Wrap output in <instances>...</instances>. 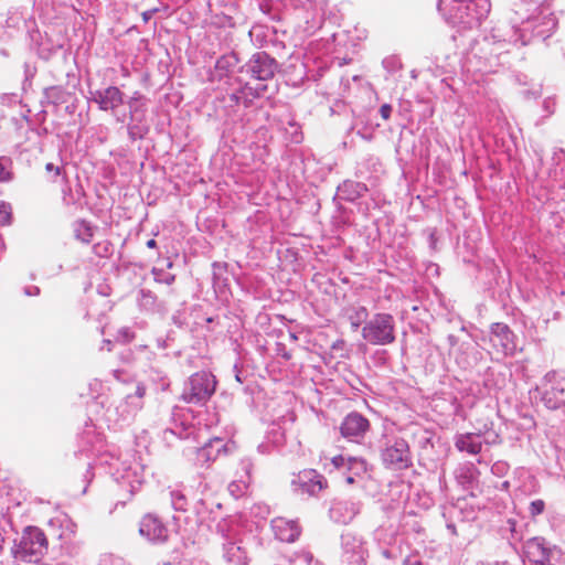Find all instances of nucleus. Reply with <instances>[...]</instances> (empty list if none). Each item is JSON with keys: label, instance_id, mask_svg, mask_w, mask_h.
Listing matches in <instances>:
<instances>
[{"label": "nucleus", "instance_id": "obj_15", "mask_svg": "<svg viewBox=\"0 0 565 565\" xmlns=\"http://www.w3.org/2000/svg\"><path fill=\"white\" fill-rule=\"evenodd\" d=\"M14 178L13 161L9 157H0V182H10Z\"/></svg>", "mask_w": 565, "mask_h": 565}, {"label": "nucleus", "instance_id": "obj_23", "mask_svg": "<svg viewBox=\"0 0 565 565\" xmlns=\"http://www.w3.org/2000/svg\"><path fill=\"white\" fill-rule=\"evenodd\" d=\"M213 441L222 444V440L220 438H215L210 440L207 444L204 445V447L199 449V455L202 456L206 461L211 459V454L209 449L211 448Z\"/></svg>", "mask_w": 565, "mask_h": 565}, {"label": "nucleus", "instance_id": "obj_3", "mask_svg": "<svg viewBox=\"0 0 565 565\" xmlns=\"http://www.w3.org/2000/svg\"><path fill=\"white\" fill-rule=\"evenodd\" d=\"M215 386L214 375L205 371L196 372L190 377L183 398L192 404L204 403L214 394Z\"/></svg>", "mask_w": 565, "mask_h": 565}, {"label": "nucleus", "instance_id": "obj_9", "mask_svg": "<svg viewBox=\"0 0 565 565\" xmlns=\"http://www.w3.org/2000/svg\"><path fill=\"white\" fill-rule=\"evenodd\" d=\"M370 428L369 420L358 413L349 414L341 424L340 430L345 438L362 437Z\"/></svg>", "mask_w": 565, "mask_h": 565}, {"label": "nucleus", "instance_id": "obj_8", "mask_svg": "<svg viewBox=\"0 0 565 565\" xmlns=\"http://www.w3.org/2000/svg\"><path fill=\"white\" fill-rule=\"evenodd\" d=\"M271 530L279 541L286 543L295 542L301 533V527L297 521L284 516L271 520Z\"/></svg>", "mask_w": 565, "mask_h": 565}, {"label": "nucleus", "instance_id": "obj_35", "mask_svg": "<svg viewBox=\"0 0 565 565\" xmlns=\"http://www.w3.org/2000/svg\"><path fill=\"white\" fill-rule=\"evenodd\" d=\"M413 565H423V563L420 561H417Z\"/></svg>", "mask_w": 565, "mask_h": 565}, {"label": "nucleus", "instance_id": "obj_1", "mask_svg": "<svg viewBox=\"0 0 565 565\" xmlns=\"http://www.w3.org/2000/svg\"><path fill=\"white\" fill-rule=\"evenodd\" d=\"M47 551V539L38 527H28L14 546L12 553L17 559L23 562H36Z\"/></svg>", "mask_w": 565, "mask_h": 565}, {"label": "nucleus", "instance_id": "obj_21", "mask_svg": "<svg viewBox=\"0 0 565 565\" xmlns=\"http://www.w3.org/2000/svg\"><path fill=\"white\" fill-rule=\"evenodd\" d=\"M544 509H545V503L543 500H541V499L534 500L530 504V514H531V516L535 518V516L542 514Z\"/></svg>", "mask_w": 565, "mask_h": 565}, {"label": "nucleus", "instance_id": "obj_6", "mask_svg": "<svg viewBox=\"0 0 565 565\" xmlns=\"http://www.w3.org/2000/svg\"><path fill=\"white\" fill-rule=\"evenodd\" d=\"M291 483L300 490L313 495L328 487L327 479L315 469L301 470Z\"/></svg>", "mask_w": 565, "mask_h": 565}, {"label": "nucleus", "instance_id": "obj_7", "mask_svg": "<svg viewBox=\"0 0 565 565\" xmlns=\"http://www.w3.org/2000/svg\"><path fill=\"white\" fill-rule=\"evenodd\" d=\"M384 462L393 469H405L411 465L409 448L404 440L395 441L383 451Z\"/></svg>", "mask_w": 565, "mask_h": 565}, {"label": "nucleus", "instance_id": "obj_22", "mask_svg": "<svg viewBox=\"0 0 565 565\" xmlns=\"http://www.w3.org/2000/svg\"><path fill=\"white\" fill-rule=\"evenodd\" d=\"M135 339V333L131 332L128 328H122L118 332L117 341H120L122 343H129Z\"/></svg>", "mask_w": 565, "mask_h": 565}, {"label": "nucleus", "instance_id": "obj_34", "mask_svg": "<svg viewBox=\"0 0 565 565\" xmlns=\"http://www.w3.org/2000/svg\"><path fill=\"white\" fill-rule=\"evenodd\" d=\"M354 330H356L359 328V323H352Z\"/></svg>", "mask_w": 565, "mask_h": 565}, {"label": "nucleus", "instance_id": "obj_10", "mask_svg": "<svg viewBox=\"0 0 565 565\" xmlns=\"http://www.w3.org/2000/svg\"><path fill=\"white\" fill-rule=\"evenodd\" d=\"M139 532L152 542H164L168 539V531L164 525L150 514L142 518Z\"/></svg>", "mask_w": 565, "mask_h": 565}, {"label": "nucleus", "instance_id": "obj_24", "mask_svg": "<svg viewBox=\"0 0 565 565\" xmlns=\"http://www.w3.org/2000/svg\"><path fill=\"white\" fill-rule=\"evenodd\" d=\"M354 467L360 468L362 471H365L366 462L363 459L349 458V469H353Z\"/></svg>", "mask_w": 565, "mask_h": 565}, {"label": "nucleus", "instance_id": "obj_26", "mask_svg": "<svg viewBox=\"0 0 565 565\" xmlns=\"http://www.w3.org/2000/svg\"><path fill=\"white\" fill-rule=\"evenodd\" d=\"M331 461L335 468H340L344 463V458L343 456L339 455L334 456Z\"/></svg>", "mask_w": 565, "mask_h": 565}, {"label": "nucleus", "instance_id": "obj_17", "mask_svg": "<svg viewBox=\"0 0 565 565\" xmlns=\"http://www.w3.org/2000/svg\"><path fill=\"white\" fill-rule=\"evenodd\" d=\"M471 7L480 9L477 11V14H476V21L478 24H480L482 22V20L490 12V2L488 0H477L476 2H472L471 4H469L467 7V9L471 10Z\"/></svg>", "mask_w": 565, "mask_h": 565}, {"label": "nucleus", "instance_id": "obj_14", "mask_svg": "<svg viewBox=\"0 0 565 565\" xmlns=\"http://www.w3.org/2000/svg\"><path fill=\"white\" fill-rule=\"evenodd\" d=\"M456 447L460 451H467L471 455H477L480 452L482 444L479 440V437L473 434L460 435L456 440Z\"/></svg>", "mask_w": 565, "mask_h": 565}, {"label": "nucleus", "instance_id": "obj_30", "mask_svg": "<svg viewBox=\"0 0 565 565\" xmlns=\"http://www.w3.org/2000/svg\"><path fill=\"white\" fill-rule=\"evenodd\" d=\"M265 89H266V86L262 85L260 87L255 88L254 89L255 93H250V95H253V97H258L260 95V93H263Z\"/></svg>", "mask_w": 565, "mask_h": 565}, {"label": "nucleus", "instance_id": "obj_2", "mask_svg": "<svg viewBox=\"0 0 565 565\" xmlns=\"http://www.w3.org/2000/svg\"><path fill=\"white\" fill-rule=\"evenodd\" d=\"M362 337L373 345H386L395 341L394 319L388 313H376L362 328Z\"/></svg>", "mask_w": 565, "mask_h": 565}, {"label": "nucleus", "instance_id": "obj_32", "mask_svg": "<svg viewBox=\"0 0 565 565\" xmlns=\"http://www.w3.org/2000/svg\"><path fill=\"white\" fill-rule=\"evenodd\" d=\"M345 481H347L348 484H353L354 483V478L349 476V477H347Z\"/></svg>", "mask_w": 565, "mask_h": 565}, {"label": "nucleus", "instance_id": "obj_28", "mask_svg": "<svg viewBox=\"0 0 565 565\" xmlns=\"http://www.w3.org/2000/svg\"><path fill=\"white\" fill-rule=\"evenodd\" d=\"M234 487H235V488H237V492L243 493L245 490H247L248 484H247L246 482H244V483H243V487H241V486H238V484H236V483H232V484L230 486V489H232V488H234Z\"/></svg>", "mask_w": 565, "mask_h": 565}, {"label": "nucleus", "instance_id": "obj_11", "mask_svg": "<svg viewBox=\"0 0 565 565\" xmlns=\"http://www.w3.org/2000/svg\"><path fill=\"white\" fill-rule=\"evenodd\" d=\"M524 554L530 565H553L550 551L537 539H531L526 542Z\"/></svg>", "mask_w": 565, "mask_h": 565}, {"label": "nucleus", "instance_id": "obj_16", "mask_svg": "<svg viewBox=\"0 0 565 565\" xmlns=\"http://www.w3.org/2000/svg\"><path fill=\"white\" fill-rule=\"evenodd\" d=\"M75 236L78 241L88 244L93 236V227L85 221L78 222L75 228Z\"/></svg>", "mask_w": 565, "mask_h": 565}, {"label": "nucleus", "instance_id": "obj_36", "mask_svg": "<svg viewBox=\"0 0 565 565\" xmlns=\"http://www.w3.org/2000/svg\"><path fill=\"white\" fill-rule=\"evenodd\" d=\"M168 267L171 268L172 267V262H169L168 263Z\"/></svg>", "mask_w": 565, "mask_h": 565}, {"label": "nucleus", "instance_id": "obj_31", "mask_svg": "<svg viewBox=\"0 0 565 565\" xmlns=\"http://www.w3.org/2000/svg\"><path fill=\"white\" fill-rule=\"evenodd\" d=\"M146 245H147L148 248H156L157 247V242H156V239L151 238V239H149L146 243Z\"/></svg>", "mask_w": 565, "mask_h": 565}, {"label": "nucleus", "instance_id": "obj_27", "mask_svg": "<svg viewBox=\"0 0 565 565\" xmlns=\"http://www.w3.org/2000/svg\"><path fill=\"white\" fill-rule=\"evenodd\" d=\"M45 169H46V171H49V172H54V174H55L56 177H58V175H60V173H61L60 168H58V167H56V166H54L53 163H47V164L45 166Z\"/></svg>", "mask_w": 565, "mask_h": 565}, {"label": "nucleus", "instance_id": "obj_25", "mask_svg": "<svg viewBox=\"0 0 565 565\" xmlns=\"http://www.w3.org/2000/svg\"><path fill=\"white\" fill-rule=\"evenodd\" d=\"M392 107L388 104H384L380 108V114L383 119L387 120L391 116Z\"/></svg>", "mask_w": 565, "mask_h": 565}, {"label": "nucleus", "instance_id": "obj_12", "mask_svg": "<svg viewBox=\"0 0 565 565\" xmlns=\"http://www.w3.org/2000/svg\"><path fill=\"white\" fill-rule=\"evenodd\" d=\"M94 100L102 110H114L122 105V93L118 87L109 86L95 93Z\"/></svg>", "mask_w": 565, "mask_h": 565}, {"label": "nucleus", "instance_id": "obj_19", "mask_svg": "<svg viewBox=\"0 0 565 565\" xmlns=\"http://www.w3.org/2000/svg\"><path fill=\"white\" fill-rule=\"evenodd\" d=\"M12 209L7 202L0 201V225L6 226L11 223Z\"/></svg>", "mask_w": 565, "mask_h": 565}, {"label": "nucleus", "instance_id": "obj_18", "mask_svg": "<svg viewBox=\"0 0 565 565\" xmlns=\"http://www.w3.org/2000/svg\"><path fill=\"white\" fill-rule=\"evenodd\" d=\"M93 250L98 257H108L113 253V244L105 239L95 244Z\"/></svg>", "mask_w": 565, "mask_h": 565}, {"label": "nucleus", "instance_id": "obj_13", "mask_svg": "<svg viewBox=\"0 0 565 565\" xmlns=\"http://www.w3.org/2000/svg\"><path fill=\"white\" fill-rule=\"evenodd\" d=\"M275 62L265 54H258L250 65L252 76L258 81H268L275 74Z\"/></svg>", "mask_w": 565, "mask_h": 565}, {"label": "nucleus", "instance_id": "obj_4", "mask_svg": "<svg viewBox=\"0 0 565 565\" xmlns=\"http://www.w3.org/2000/svg\"><path fill=\"white\" fill-rule=\"evenodd\" d=\"M537 390H540L542 402L547 408L557 409L565 406V386L557 372H548Z\"/></svg>", "mask_w": 565, "mask_h": 565}, {"label": "nucleus", "instance_id": "obj_5", "mask_svg": "<svg viewBox=\"0 0 565 565\" xmlns=\"http://www.w3.org/2000/svg\"><path fill=\"white\" fill-rule=\"evenodd\" d=\"M491 350L498 355H513L516 351L514 334L507 324L493 323L488 334Z\"/></svg>", "mask_w": 565, "mask_h": 565}, {"label": "nucleus", "instance_id": "obj_29", "mask_svg": "<svg viewBox=\"0 0 565 565\" xmlns=\"http://www.w3.org/2000/svg\"><path fill=\"white\" fill-rule=\"evenodd\" d=\"M136 394H137V396H138V397H140V398H141V397H143V396H145V394H146V388H145V386H142V385H138V386H137Z\"/></svg>", "mask_w": 565, "mask_h": 565}, {"label": "nucleus", "instance_id": "obj_33", "mask_svg": "<svg viewBox=\"0 0 565 565\" xmlns=\"http://www.w3.org/2000/svg\"><path fill=\"white\" fill-rule=\"evenodd\" d=\"M246 90H252V87H249L248 85H245V87L243 88V92H246Z\"/></svg>", "mask_w": 565, "mask_h": 565}, {"label": "nucleus", "instance_id": "obj_20", "mask_svg": "<svg viewBox=\"0 0 565 565\" xmlns=\"http://www.w3.org/2000/svg\"><path fill=\"white\" fill-rule=\"evenodd\" d=\"M152 274L154 275V280L161 284L171 285L174 282L175 276L172 274L161 275L160 270L153 268Z\"/></svg>", "mask_w": 565, "mask_h": 565}, {"label": "nucleus", "instance_id": "obj_37", "mask_svg": "<svg viewBox=\"0 0 565 565\" xmlns=\"http://www.w3.org/2000/svg\"><path fill=\"white\" fill-rule=\"evenodd\" d=\"M231 491L234 493L235 491H237V488H232Z\"/></svg>", "mask_w": 565, "mask_h": 565}]
</instances>
